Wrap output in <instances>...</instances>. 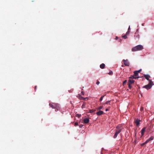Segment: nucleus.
I'll use <instances>...</instances> for the list:
<instances>
[{
    "instance_id": "nucleus-1",
    "label": "nucleus",
    "mask_w": 154,
    "mask_h": 154,
    "mask_svg": "<svg viewBox=\"0 0 154 154\" xmlns=\"http://www.w3.org/2000/svg\"><path fill=\"white\" fill-rule=\"evenodd\" d=\"M49 105L52 108L55 109V111H57L60 109V107L59 106V105L57 103H50Z\"/></svg>"
},
{
    "instance_id": "nucleus-2",
    "label": "nucleus",
    "mask_w": 154,
    "mask_h": 154,
    "mask_svg": "<svg viewBox=\"0 0 154 154\" xmlns=\"http://www.w3.org/2000/svg\"><path fill=\"white\" fill-rule=\"evenodd\" d=\"M143 48V47L142 45H138L133 48L131 50L133 51H135L141 50H142Z\"/></svg>"
},
{
    "instance_id": "nucleus-3",
    "label": "nucleus",
    "mask_w": 154,
    "mask_h": 154,
    "mask_svg": "<svg viewBox=\"0 0 154 154\" xmlns=\"http://www.w3.org/2000/svg\"><path fill=\"white\" fill-rule=\"evenodd\" d=\"M138 77H135L134 76L131 75L130 77H129V80L128 81V83L132 84L134 83V81L133 80V79H136L138 78Z\"/></svg>"
},
{
    "instance_id": "nucleus-4",
    "label": "nucleus",
    "mask_w": 154,
    "mask_h": 154,
    "mask_svg": "<svg viewBox=\"0 0 154 154\" xmlns=\"http://www.w3.org/2000/svg\"><path fill=\"white\" fill-rule=\"evenodd\" d=\"M153 85V82L152 81H150V82H149V83L148 85L143 86V88H145L147 90H149L151 88Z\"/></svg>"
},
{
    "instance_id": "nucleus-5",
    "label": "nucleus",
    "mask_w": 154,
    "mask_h": 154,
    "mask_svg": "<svg viewBox=\"0 0 154 154\" xmlns=\"http://www.w3.org/2000/svg\"><path fill=\"white\" fill-rule=\"evenodd\" d=\"M116 128V131L119 133L122 131L123 129H124L122 125H119L117 126Z\"/></svg>"
},
{
    "instance_id": "nucleus-6",
    "label": "nucleus",
    "mask_w": 154,
    "mask_h": 154,
    "mask_svg": "<svg viewBox=\"0 0 154 154\" xmlns=\"http://www.w3.org/2000/svg\"><path fill=\"white\" fill-rule=\"evenodd\" d=\"M122 61L123 62L125 66H129L130 65V63L128 62V60H123Z\"/></svg>"
},
{
    "instance_id": "nucleus-7",
    "label": "nucleus",
    "mask_w": 154,
    "mask_h": 154,
    "mask_svg": "<svg viewBox=\"0 0 154 154\" xmlns=\"http://www.w3.org/2000/svg\"><path fill=\"white\" fill-rule=\"evenodd\" d=\"M140 121V119H135L134 122L136 124V125L137 126L139 125Z\"/></svg>"
},
{
    "instance_id": "nucleus-8",
    "label": "nucleus",
    "mask_w": 154,
    "mask_h": 154,
    "mask_svg": "<svg viewBox=\"0 0 154 154\" xmlns=\"http://www.w3.org/2000/svg\"><path fill=\"white\" fill-rule=\"evenodd\" d=\"M144 76L145 78L149 82H150V81H152L151 80L149 79V78L150 77V76L148 75H144Z\"/></svg>"
},
{
    "instance_id": "nucleus-9",
    "label": "nucleus",
    "mask_w": 154,
    "mask_h": 154,
    "mask_svg": "<svg viewBox=\"0 0 154 154\" xmlns=\"http://www.w3.org/2000/svg\"><path fill=\"white\" fill-rule=\"evenodd\" d=\"M146 129V127H144L141 130V132L142 136H143L144 135V132L145 131Z\"/></svg>"
},
{
    "instance_id": "nucleus-10",
    "label": "nucleus",
    "mask_w": 154,
    "mask_h": 154,
    "mask_svg": "<svg viewBox=\"0 0 154 154\" xmlns=\"http://www.w3.org/2000/svg\"><path fill=\"white\" fill-rule=\"evenodd\" d=\"M104 113L103 111L100 110L99 111L97 112L96 113V114L98 116H100L103 114Z\"/></svg>"
},
{
    "instance_id": "nucleus-11",
    "label": "nucleus",
    "mask_w": 154,
    "mask_h": 154,
    "mask_svg": "<svg viewBox=\"0 0 154 154\" xmlns=\"http://www.w3.org/2000/svg\"><path fill=\"white\" fill-rule=\"evenodd\" d=\"M154 137L151 136L149 138L146 140V142H149V141L152 140L154 139Z\"/></svg>"
},
{
    "instance_id": "nucleus-12",
    "label": "nucleus",
    "mask_w": 154,
    "mask_h": 154,
    "mask_svg": "<svg viewBox=\"0 0 154 154\" xmlns=\"http://www.w3.org/2000/svg\"><path fill=\"white\" fill-rule=\"evenodd\" d=\"M83 121L85 123L87 124L89 122V120L88 118H85L84 119Z\"/></svg>"
},
{
    "instance_id": "nucleus-13",
    "label": "nucleus",
    "mask_w": 154,
    "mask_h": 154,
    "mask_svg": "<svg viewBox=\"0 0 154 154\" xmlns=\"http://www.w3.org/2000/svg\"><path fill=\"white\" fill-rule=\"evenodd\" d=\"M134 74L133 76H134L135 77H136V76L138 75V73L137 71H134Z\"/></svg>"
},
{
    "instance_id": "nucleus-14",
    "label": "nucleus",
    "mask_w": 154,
    "mask_h": 154,
    "mask_svg": "<svg viewBox=\"0 0 154 154\" xmlns=\"http://www.w3.org/2000/svg\"><path fill=\"white\" fill-rule=\"evenodd\" d=\"M105 64L104 63H102L100 65V67L101 69H103L105 67Z\"/></svg>"
},
{
    "instance_id": "nucleus-15",
    "label": "nucleus",
    "mask_w": 154,
    "mask_h": 154,
    "mask_svg": "<svg viewBox=\"0 0 154 154\" xmlns=\"http://www.w3.org/2000/svg\"><path fill=\"white\" fill-rule=\"evenodd\" d=\"M119 133L118 132L116 131L114 135L113 136V138H116L117 137V135Z\"/></svg>"
},
{
    "instance_id": "nucleus-16",
    "label": "nucleus",
    "mask_w": 154,
    "mask_h": 154,
    "mask_svg": "<svg viewBox=\"0 0 154 154\" xmlns=\"http://www.w3.org/2000/svg\"><path fill=\"white\" fill-rule=\"evenodd\" d=\"M135 35H134L135 37L136 36V37H135V39H136V37L137 38L139 39L140 37L139 35L138 34H137V33H135Z\"/></svg>"
},
{
    "instance_id": "nucleus-17",
    "label": "nucleus",
    "mask_w": 154,
    "mask_h": 154,
    "mask_svg": "<svg viewBox=\"0 0 154 154\" xmlns=\"http://www.w3.org/2000/svg\"><path fill=\"white\" fill-rule=\"evenodd\" d=\"M79 97H80V98L81 99H82L83 100H85L86 99H87V97H83L81 96L80 95H79Z\"/></svg>"
},
{
    "instance_id": "nucleus-18",
    "label": "nucleus",
    "mask_w": 154,
    "mask_h": 154,
    "mask_svg": "<svg viewBox=\"0 0 154 154\" xmlns=\"http://www.w3.org/2000/svg\"><path fill=\"white\" fill-rule=\"evenodd\" d=\"M95 110L90 109L89 110V112L90 113H92L95 111Z\"/></svg>"
},
{
    "instance_id": "nucleus-19",
    "label": "nucleus",
    "mask_w": 154,
    "mask_h": 154,
    "mask_svg": "<svg viewBox=\"0 0 154 154\" xmlns=\"http://www.w3.org/2000/svg\"><path fill=\"white\" fill-rule=\"evenodd\" d=\"M103 106H100V107H99L97 108V110H100V109H102L103 108Z\"/></svg>"
},
{
    "instance_id": "nucleus-20",
    "label": "nucleus",
    "mask_w": 154,
    "mask_h": 154,
    "mask_svg": "<svg viewBox=\"0 0 154 154\" xmlns=\"http://www.w3.org/2000/svg\"><path fill=\"white\" fill-rule=\"evenodd\" d=\"M128 88H129L130 89H131V88H132V86L131 85V84L128 83Z\"/></svg>"
},
{
    "instance_id": "nucleus-21",
    "label": "nucleus",
    "mask_w": 154,
    "mask_h": 154,
    "mask_svg": "<svg viewBox=\"0 0 154 154\" xmlns=\"http://www.w3.org/2000/svg\"><path fill=\"white\" fill-rule=\"evenodd\" d=\"M127 82V80H125L123 83V85H124Z\"/></svg>"
},
{
    "instance_id": "nucleus-22",
    "label": "nucleus",
    "mask_w": 154,
    "mask_h": 154,
    "mask_svg": "<svg viewBox=\"0 0 154 154\" xmlns=\"http://www.w3.org/2000/svg\"><path fill=\"white\" fill-rule=\"evenodd\" d=\"M147 143H148L147 142H146V141L144 143H142L141 144V146H143L144 145H145V144Z\"/></svg>"
},
{
    "instance_id": "nucleus-23",
    "label": "nucleus",
    "mask_w": 154,
    "mask_h": 154,
    "mask_svg": "<svg viewBox=\"0 0 154 154\" xmlns=\"http://www.w3.org/2000/svg\"><path fill=\"white\" fill-rule=\"evenodd\" d=\"M122 38H124V39H126L127 38V35H124L122 36Z\"/></svg>"
},
{
    "instance_id": "nucleus-24",
    "label": "nucleus",
    "mask_w": 154,
    "mask_h": 154,
    "mask_svg": "<svg viewBox=\"0 0 154 154\" xmlns=\"http://www.w3.org/2000/svg\"><path fill=\"white\" fill-rule=\"evenodd\" d=\"M85 103H84L82 104L81 107L82 108H85Z\"/></svg>"
},
{
    "instance_id": "nucleus-25",
    "label": "nucleus",
    "mask_w": 154,
    "mask_h": 154,
    "mask_svg": "<svg viewBox=\"0 0 154 154\" xmlns=\"http://www.w3.org/2000/svg\"><path fill=\"white\" fill-rule=\"evenodd\" d=\"M108 74L109 75H112L113 74V72L112 71H110L109 72Z\"/></svg>"
},
{
    "instance_id": "nucleus-26",
    "label": "nucleus",
    "mask_w": 154,
    "mask_h": 154,
    "mask_svg": "<svg viewBox=\"0 0 154 154\" xmlns=\"http://www.w3.org/2000/svg\"><path fill=\"white\" fill-rule=\"evenodd\" d=\"M104 95H103V96H102V97H101L100 98V101H101L103 99V97H104Z\"/></svg>"
},
{
    "instance_id": "nucleus-27",
    "label": "nucleus",
    "mask_w": 154,
    "mask_h": 154,
    "mask_svg": "<svg viewBox=\"0 0 154 154\" xmlns=\"http://www.w3.org/2000/svg\"><path fill=\"white\" fill-rule=\"evenodd\" d=\"M140 110L142 112L143 110V107H141L140 109Z\"/></svg>"
},
{
    "instance_id": "nucleus-28",
    "label": "nucleus",
    "mask_w": 154,
    "mask_h": 154,
    "mask_svg": "<svg viewBox=\"0 0 154 154\" xmlns=\"http://www.w3.org/2000/svg\"><path fill=\"white\" fill-rule=\"evenodd\" d=\"M76 116L78 117L79 118L81 117V115L77 114H76Z\"/></svg>"
},
{
    "instance_id": "nucleus-29",
    "label": "nucleus",
    "mask_w": 154,
    "mask_h": 154,
    "mask_svg": "<svg viewBox=\"0 0 154 154\" xmlns=\"http://www.w3.org/2000/svg\"><path fill=\"white\" fill-rule=\"evenodd\" d=\"M78 125V123L77 122H76L75 123V124H74V125L75 126H76L77 125Z\"/></svg>"
},
{
    "instance_id": "nucleus-30",
    "label": "nucleus",
    "mask_w": 154,
    "mask_h": 154,
    "mask_svg": "<svg viewBox=\"0 0 154 154\" xmlns=\"http://www.w3.org/2000/svg\"><path fill=\"white\" fill-rule=\"evenodd\" d=\"M130 32V31H128L126 33V35H128V34H129Z\"/></svg>"
},
{
    "instance_id": "nucleus-31",
    "label": "nucleus",
    "mask_w": 154,
    "mask_h": 154,
    "mask_svg": "<svg viewBox=\"0 0 154 154\" xmlns=\"http://www.w3.org/2000/svg\"><path fill=\"white\" fill-rule=\"evenodd\" d=\"M109 100L107 101L106 103H104V104H108V103H109Z\"/></svg>"
},
{
    "instance_id": "nucleus-32",
    "label": "nucleus",
    "mask_w": 154,
    "mask_h": 154,
    "mask_svg": "<svg viewBox=\"0 0 154 154\" xmlns=\"http://www.w3.org/2000/svg\"><path fill=\"white\" fill-rule=\"evenodd\" d=\"M83 126V125H82V124H81L80 125H79V127L80 128H82Z\"/></svg>"
},
{
    "instance_id": "nucleus-33",
    "label": "nucleus",
    "mask_w": 154,
    "mask_h": 154,
    "mask_svg": "<svg viewBox=\"0 0 154 154\" xmlns=\"http://www.w3.org/2000/svg\"><path fill=\"white\" fill-rule=\"evenodd\" d=\"M100 82L99 81H97V82H96V84L97 85H98L100 84Z\"/></svg>"
},
{
    "instance_id": "nucleus-34",
    "label": "nucleus",
    "mask_w": 154,
    "mask_h": 154,
    "mask_svg": "<svg viewBox=\"0 0 154 154\" xmlns=\"http://www.w3.org/2000/svg\"><path fill=\"white\" fill-rule=\"evenodd\" d=\"M81 94H82V95H84V92L83 91H81Z\"/></svg>"
},
{
    "instance_id": "nucleus-35",
    "label": "nucleus",
    "mask_w": 154,
    "mask_h": 154,
    "mask_svg": "<svg viewBox=\"0 0 154 154\" xmlns=\"http://www.w3.org/2000/svg\"><path fill=\"white\" fill-rule=\"evenodd\" d=\"M141 69H140L139 70H137V71H137L138 72V73H139V72H140L141 71Z\"/></svg>"
},
{
    "instance_id": "nucleus-36",
    "label": "nucleus",
    "mask_w": 154,
    "mask_h": 154,
    "mask_svg": "<svg viewBox=\"0 0 154 154\" xmlns=\"http://www.w3.org/2000/svg\"><path fill=\"white\" fill-rule=\"evenodd\" d=\"M141 69H140L139 70H137V71H137L138 72V73H139V72H140L141 71Z\"/></svg>"
},
{
    "instance_id": "nucleus-37",
    "label": "nucleus",
    "mask_w": 154,
    "mask_h": 154,
    "mask_svg": "<svg viewBox=\"0 0 154 154\" xmlns=\"http://www.w3.org/2000/svg\"><path fill=\"white\" fill-rule=\"evenodd\" d=\"M130 26H129L128 28V31H130Z\"/></svg>"
},
{
    "instance_id": "nucleus-38",
    "label": "nucleus",
    "mask_w": 154,
    "mask_h": 154,
    "mask_svg": "<svg viewBox=\"0 0 154 154\" xmlns=\"http://www.w3.org/2000/svg\"><path fill=\"white\" fill-rule=\"evenodd\" d=\"M118 37H117V36H116V38H115V39H116V40H117V39H118Z\"/></svg>"
},
{
    "instance_id": "nucleus-39",
    "label": "nucleus",
    "mask_w": 154,
    "mask_h": 154,
    "mask_svg": "<svg viewBox=\"0 0 154 154\" xmlns=\"http://www.w3.org/2000/svg\"><path fill=\"white\" fill-rule=\"evenodd\" d=\"M121 41H122V39H119V42H121Z\"/></svg>"
},
{
    "instance_id": "nucleus-40",
    "label": "nucleus",
    "mask_w": 154,
    "mask_h": 154,
    "mask_svg": "<svg viewBox=\"0 0 154 154\" xmlns=\"http://www.w3.org/2000/svg\"><path fill=\"white\" fill-rule=\"evenodd\" d=\"M108 109H106V111H108Z\"/></svg>"
},
{
    "instance_id": "nucleus-41",
    "label": "nucleus",
    "mask_w": 154,
    "mask_h": 154,
    "mask_svg": "<svg viewBox=\"0 0 154 154\" xmlns=\"http://www.w3.org/2000/svg\"><path fill=\"white\" fill-rule=\"evenodd\" d=\"M36 87H37L36 86H35V90H36Z\"/></svg>"
},
{
    "instance_id": "nucleus-42",
    "label": "nucleus",
    "mask_w": 154,
    "mask_h": 154,
    "mask_svg": "<svg viewBox=\"0 0 154 154\" xmlns=\"http://www.w3.org/2000/svg\"><path fill=\"white\" fill-rule=\"evenodd\" d=\"M122 67H124V65H122Z\"/></svg>"
},
{
    "instance_id": "nucleus-43",
    "label": "nucleus",
    "mask_w": 154,
    "mask_h": 154,
    "mask_svg": "<svg viewBox=\"0 0 154 154\" xmlns=\"http://www.w3.org/2000/svg\"><path fill=\"white\" fill-rule=\"evenodd\" d=\"M143 24H142V25H143Z\"/></svg>"
},
{
    "instance_id": "nucleus-44",
    "label": "nucleus",
    "mask_w": 154,
    "mask_h": 154,
    "mask_svg": "<svg viewBox=\"0 0 154 154\" xmlns=\"http://www.w3.org/2000/svg\"><path fill=\"white\" fill-rule=\"evenodd\" d=\"M135 136H136V134H135Z\"/></svg>"
}]
</instances>
